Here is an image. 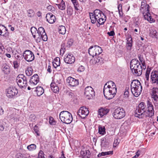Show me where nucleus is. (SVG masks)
<instances>
[{
	"instance_id": "56",
	"label": "nucleus",
	"mask_w": 158,
	"mask_h": 158,
	"mask_svg": "<svg viewBox=\"0 0 158 158\" xmlns=\"http://www.w3.org/2000/svg\"><path fill=\"white\" fill-rule=\"evenodd\" d=\"M132 46V43H129L127 44V47L128 49L130 50Z\"/></svg>"
},
{
	"instance_id": "19",
	"label": "nucleus",
	"mask_w": 158,
	"mask_h": 158,
	"mask_svg": "<svg viewBox=\"0 0 158 158\" xmlns=\"http://www.w3.org/2000/svg\"><path fill=\"white\" fill-rule=\"evenodd\" d=\"M104 88H108L113 90L114 89L115 90L117 91V88L115 84L111 81L107 82L105 84Z\"/></svg>"
},
{
	"instance_id": "61",
	"label": "nucleus",
	"mask_w": 158,
	"mask_h": 158,
	"mask_svg": "<svg viewBox=\"0 0 158 158\" xmlns=\"http://www.w3.org/2000/svg\"><path fill=\"white\" fill-rule=\"evenodd\" d=\"M65 51V50H63V48H61L60 51V54L63 55L64 54Z\"/></svg>"
},
{
	"instance_id": "18",
	"label": "nucleus",
	"mask_w": 158,
	"mask_h": 158,
	"mask_svg": "<svg viewBox=\"0 0 158 158\" xmlns=\"http://www.w3.org/2000/svg\"><path fill=\"white\" fill-rule=\"evenodd\" d=\"M9 33L6 27L3 25L0 24V35L5 37H8Z\"/></svg>"
},
{
	"instance_id": "26",
	"label": "nucleus",
	"mask_w": 158,
	"mask_h": 158,
	"mask_svg": "<svg viewBox=\"0 0 158 158\" xmlns=\"http://www.w3.org/2000/svg\"><path fill=\"white\" fill-rule=\"evenodd\" d=\"M31 31L34 38H35L36 37L39 38V35L38 32V30L35 27H31Z\"/></svg>"
},
{
	"instance_id": "1",
	"label": "nucleus",
	"mask_w": 158,
	"mask_h": 158,
	"mask_svg": "<svg viewBox=\"0 0 158 158\" xmlns=\"http://www.w3.org/2000/svg\"><path fill=\"white\" fill-rule=\"evenodd\" d=\"M147 108L144 102H141L139 104L138 108L135 111V117L139 118L147 117H152L154 114L153 106L149 101H147Z\"/></svg>"
},
{
	"instance_id": "23",
	"label": "nucleus",
	"mask_w": 158,
	"mask_h": 158,
	"mask_svg": "<svg viewBox=\"0 0 158 158\" xmlns=\"http://www.w3.org/2000/svg\"><path fill=\"white\" fill-rule=\"evenodd\" d=\"M109 111V110L106 108H102L98 110V118H102L103 116L107 114Z\"/></svg>"
},
{
	"instance_id": "48",
	"label": "nucleus",
	"mask_w": 158,
	"mask_h": 158,
	"mask_svg": "<svg viewBox=\"0 0 158 158\" xmlns=\"http://www.w3.org/2000/svg\"><path fill=\"white\" fill-rule=\"evenodd\" d=\"M73 3V5L74 7L75 8V9L76 10H78L79 9H78V7L79 6V3H78V2L77 1V2Z\"/></svg>"
},
{
	"instance_id": "3",
	"label": "nucleus",
	"mask_w": 158,
	"mask_h": 158,
	"mask_svg": "<svg viewBox=\"0 0 158 158\" xmlns=\"http://www.w3.org/2000/svg\"><path fill=\"white\" fill-rule=\"evenodd\" d=\"M150 6L146 3L145 0H143L141 2V5L140 10L142 13L145 19L147 20L150 23L155 22V20L152 18L149 13Z\"/></svg>"
},
{
	"instance_id": "34",
	"label": "nucleus",
	"mask_w": 158,
	"mask_h": 158,
	"mask_svg": "<svg viewBox=\"0 0 158 158\" xmlns=\"http://www.w3.org/2000/svg\"><path fill=\"white\" fill-rule=\"evenodd\" d=\"M55 84L51 83L50 85L52 90L55 93H57L59 91V88L58 87L55 85Z\"/></svg>"
},
{
	"instance_id": "60",
	"label": "nucleus",
	"mask_w": 158,
	"mask_h": 158,
	"mask_svg": "<svg viewBox=\"0 0 158 158\" xmlns=\"http://www.w3.org/2000/svg\"><path fill=\"white\" fill-rule=\"evenodd\" d=\"M47 71L49 73H51L52 72V69H51V66L49 65H48V67Z\"/></svg>"
},
{
	"instance_id": "12",
	"label": "nucleus",
	"mask_w": 158,
	"mask_h": 158,
	"mask_svg": "<svg viewBox=\"0 0 158 158\" xmlns=\"http://www.w3.org/2000/svg\"><path fill=\"white\" fill-rule=\"evenodd\" d=\"M89 113V110L86 107L82 106L78 110L77 112V114L81 118H85L86 116Z\"/></svg>"
},
{
	"instance_id": "11",
	"label": "nucleus",
	"mask_w": 158,
	"mask_h": 158,
	"mask_svg": "<svg viewBox=\"0 0 158 158\" xmlns=\"http://www.w3.org/2000/svg\"><path fill=\"white\" fill-rule=\"evenodd\" d=\"M131 68L132 72L133 74L135 76H139L141 75L142 73V67L140 64H137V65Z\"/></svg>"
},
{
	"instance_id": "51",
	"label": "nucleus",
	"mask_w": 158,
	"mask_h": 158,
	"mask_svg": "<svg viewBox=\"0 0 158 158\" xmlns=\"http://www.w3.org/2000/svg\"><path fill=\"white\" fill-rule=\"evenodd\" d=\"M49 123L51 125H55L56 124V122L54 119H49Z\"/></svg>"
},
{
	"instance_id": "57",
	"label": "nucleus",
	"mask_w": 158,
	"mask_h": 158,
	"mask_svg": "<svg viewBox=\"0 0 158 158\" xmlns=\"http://www.w3.org/2000/svg\"><path fill=\"white\" fill-rule=\"evenodd\" d=\"M85 152V151L82 150L80 152L81 155L83 156V157H85L86 156Z\"/></svg>"
},
{
	"instance_id": "29",
	"label": "nucleus",
	"mask_w": 158,
	"mask_h": 158,
	"mask_svg": "<svg viewBox=\"0 0 158 158\" xmlns=\"http://www.w3.org/2000/svg\"><path fill=\"white\" fill-rule=\"evenodd\" d=\"M140 64L139 60L136 59H132L130 62V68L135 66L137 65V64Z\"/></svg>"
},
{
	"instance_id": "59",
	"label": "nucleus",
	"mask_w": 158,
	"mask_h": 158,
	"mask_svg": "<svg viewBox=\"0 0 158 158\" xmlns=\"http://www.w3.org/2000/svg\"><path fill=\"white\" fill-rule=\"evenodd\" d=\"M107 34L110 36H112L114 35V32L113 31H111L110 32H108Z\"/></svg>"
},
{
	"instance_id": "9",
	"label": "nucleus",
	"mask_w": 158,
	"mask_h": 158,
	"mask_svg": "<svg viewBox=\"0 0 158 158\" xmlns=\"http://www.w3.org/2000/svg\"><path fill=\"white\" fill-rule=\"evenodd\" d=\"M23 56L24 59L28 62L33 61L35 58L33 52L29 50H27L24 51L23 53Z\"/></svg>"
},
{
	"instance_id": "28",
	"label": "nucleus",
	"mask_w": 158,
	"mask_h": 158,
	"mask_svg": "<svg viewBox=\"0 0 158 158\" xmlns=\"http://www.w3.org/2000/svg\"><path fill=\"white\" fill-rule=\"evenodd\" d=\"M158 34L156 31L155 29L151 28L150 29L149 33V35L150 36L157 39Z\"/></svg>"
},
{
	"instance_id": "53",
	"label": "nucleus",
	"mask_w": 158,
	"mask_h": 158,
	"mask_svg": "<svg viewBox=\"0 0 158 158\" xmlns=\"http://www.w3.org/2000/svg\"><path fill=\"white\" fill-rule=\"evenodd\" d=\"M13 63L15 68H17L19 66V64L17 61H13Z\"/></svg>"
},
{
	"instance_id": "27",
	"label": "nucleus",
	"mask_w": 158,
	"mask_h": 158,
	"mask_svg": "<svg viewBox=\"0 0 158 158\" xmlns=\"http://www.w3.org/2000/svg\"><path fill=\"white\" fill-rule=\"evenodd\" d=\"M34 91L36 92L37 95L39 96L42 95L44 92V89L41 86L37 87Z\"/></svg>"
},
{
	"instance_id": "41",
	"label": "nucleus",
	"mask_w": 158,
	"mask_h": 158,
	"mask_svg": "<svg viewBox=\"0 0 158 158\" xmlns=\"http://www.w3.org/2000/svg\"><path fill=\"white\" fill-rule=\"evenodd\" d=\"M96 57L94 59L95 63H97L99 62L101 63L103 61V59L100 56H96Z\"/></svg>"
},
{
	"instance_id": "54",
	"label": "nucleus",
	"mask_w": 158,
	"mask_h": 158,
	"mask_svg": "<svg viewBox=\"0 0 158 158\" xmlns=\"http://www.w3.org/2000/svg\"><path fill=\"white\" fill-rule=\"evenodd\" d=\"M140 152V151L138 150L137 152H136V155L133 157V158H136L137 157H138L139 156Z\"/></svg>"
},
{
	"instance_id": "45",
	"label": "nucleus",
	"mask_w": 158,
	"mask_h": 158,
	"mask_svg": "<svg viewBox=\"0 0 158 158\" xmlns=\"http://www.w3.org/2000/svg\"><path fill=\"white\" fill-rule=\"evenodd\" d=\"M74 42V41L73 39H70L67 42V45L66 46L67 47L69 48L71 46Z\"/></svg>"
},
{
	"instance_id": "36",
	"label": "nucleus",
	"mask_w": 158,
	"mask_h": 158,
	"mask_svg": "<svg viewBox=\"0 0 158 158\" xmlns=\"http://www.w3.org/2000/svg\"><path fill=\"white\" fill-rule=\"evenodd\" d=\"M58 8L61 10H65V5L64 2L62 0L61 2L60 3L56 4Z\"/></svg>"
},
{
	"instance_id": "25",
	"label": "nucleus",
	"mask_w": 158,
	"mask_h": 158,
	"mask_svg": "<svg viewBox=\"0 0 158 158\" xmlns=\"http://www.w3.org/2000/svg\"><path fill=\"white\" fill-rule=\"evenodd\" d=\"M2 72L6 75L9 74L10 72V67L7 65L4 64L2 66Z\"/></svg>"
},
{
	"instance_id": "20",
	"label": "nucleus",
	"mask_w": 158,
	"mask_h": 158,
	"mask_svg": "<svg viewBox=\"0 0 158 158\" xmlns=\"http://www.w3.org/2000/svg\"><path fill=\"white\" fill-rule=\"evenodd\" d=\"M39 81V77L35 74L31 77L30 80V83L32 85H36Z\"/></svg>"
},
{
	"instance_id": "43",
	"label": "nucleus",
	"mask_w": 158,
	"mask_h": 158,
	"mask_svg": "<svg viewBox=\"0 0 158 158\" xmlns=\"http://www.w3.org/2000/svg\"><path fill=\"white\" fill-rule=\"evenodd\" d=\"M118 8L120 17H122L123 16V13L122 12V5L121 4H120L118 5Z\"/></svg>"
},
{
	"instance_id": "30",
	"label": "nucleus",
	"mask_w": 158,
	"mask_h": 158,
	"mask_svg": "<svg viewBox=\"0 0 158 158\" xmlns=\"http://www.w3.org/2000/svg\"><path fill=\"white\" fill-rule=\"evenodd\" d=\"M101 145L102 147H106L108 145V143L107 142V139L105 137H104L101 139Z\"/></svg>"
},
{
	"instance_id": "24",
	"label": "nucleus",
	"mask_w": 158,
	"mask_h": 158,
	"mask_svg": "<svg viewBox=\"0 0 158 158\" xmlns=\"http://www.w3.org/2000/svg\"><path fill=\"white\" fill-rule=\"evenodd\" d=\"M152 98L155 101H158V89L153 88L152 89Z\"/></svg>"
},
{
	"instance_id": "58",
	"label": "nucleus",
	"mask_w": 158,
	"mask_h": 158,
	"mask_svg": "<svg viewBox=\"0 0 158 158\" xmlns=\"http://www.w3.org/2000/svg\"><path fill=\"white\" fill-rule=\"evenodd\" d=\"M132 43V38L131 37H128L127 39V44L129 43Z\"/></svg>"
},
{
	"instance_id": "35",
	"label": "nucleus",
	"mask_w": 158,
	"mask_h": 158,
	"mask_svg": "<svg viewBox=\"0 0 158 158\" xmlns=\"http://www.w3.org/2000/svg\"><path fill=\"white\" fill-rule=\"evenodd\" d=\"M33 70L31 67H28L26 69L25 72L27 76H31Z\"/></svg>"
},
{
	"instance_id": "40",
	"label": "nucleus",
	"mask_w": 158,
	"mask_h": 158,
	"mask_svg": "<svg viewBox=\"0 0 158 158\" xmlns=\"http://www.w3.org/2000/svg\"><path fill=\"white\" fill-rule=\"evenodd\" d=\"M36 146L34 144H31L27 146V149L30 151H32L36 149Z\"/></svg>"
},
{
	"instance_id": "32",
	"label": "nucleus",
	"mask_w": 158,
	"mask_h": 158,
	"mask_svg": "<svg viewBox=\"0 0 158 158\" xmlns=\"http://www.w3.org/2000/svg\"><path fill=\"white\" fill-rule=\"evenodd\" d=\"M52 63L54 68L56 69V70L57 71H59L61 69L63 70L64 69V68L63 67L61 66L60 67V64H57V63L56 62H52Z\"/></svg>"
},
{
	"instance_id": "4",
	"label": "nucleus",
	"mask_w": 158,
	"mask_h": 158,
	"mask_svg": "<svg viewBox=\"0 0 158 158\" xmlns=\"http://www.w3.org/2000/svg\"><path fill=\"white\" fill-rule=\"evenodd\" d=\"M131 90L132 94L136 97H138L141 94L142 87L140 82L137 80L132 81L131 83Z\"/></svg>"
},
{
	"instance_id": "14",
	"label": "nucleus",
	"mask_w": 158,
	"mask_h": 158,
	"mask_svg": "<svg viewBox=\"0 0 158 158\" xmlns=\"http://www.w3.org/2000/svg\"><path fill=\"white\" fill-rule=\"evenodd\" d=\"M64 61L67 64H71L75 61V57L72 54H66L64 56Z\"/></svg>"
},
{
	"instance_id": "62",
	"label": "nucleus",
	"mask_w": 158,
	"mask_h": 158,
	"mask_svg": "<svg viewBox=\"0 0 158 158\" xmlns=\"http://www.w3.org/2000/svg\"><path fill=\"white\" fill-rule=\"evenodd\" d=\"M85 152H86V154L87 155V156H89L90 155L91 153L90 152L89 150H85Z\"/></svg>"
},
{
	"instance_id": "55",
	"label": "nucleus",
	"mask_w": 158,
	"mask_h": 158,
	"mask_svg": "<svg viewBox=\"0 0 158 158\" xmlns=\"http://www.w3.org/2000/svg\"><path fill=\"white\" fill-rule=\"evenodd\" d=\"M126 90L124 94V98H127L129 96V91L127 90H126Z\"/></svg>"
},
{
	"instance_id": "46",
	"label": "nucleus",
	"mask_w": 158,
	"mask_h": 158,
	"mask_svg": "<svg viewBox=\"0 0 158 158\" xmlns=\"http://www.w3.org/2000/svg\"><path fill=\"white\" fill-rule=\"evenodd\" d=\"M85 70V68L84 66L82 65H80L77 69V71L81 72H83Z\"/></svg>"
},
{
	"instance_id": "38",
	"label": "nucleus",
	"mask_w": 158,
	"mask_h": 158,
	"mask_svg": "<svg viewBox=\"0 0 158 158\" xmlns=\"http://www.w3.org/2000/svg\"><path fill=\"white\" fill-rule=\"evenodd\" d=\"M73 7L71 6H67V13L69 16L71 15L73 13Z\"/></svg>"
},
{
	"instance_id": "21",
	"label": "nucleus",
	"mask_w": 158,
	"mask_h": 158,
	"mask_svg": "<svg viewBox=\"0 0 158 158\" xmlns=\"http://www.w3.org/2000/svg\"><path fill=\"white\" fill-rule=\"evenodd\" d=\"M73 118L72 115L69 112L67 111H61L60 114V118Z\"/></svg>"
},
{
	"instance_id": "42",
	"label": "nucleus",
	"mask_w": 158,
	"mask_h": 158,
	"mask_svg": "<svg viewBox=\"0 0 158 158\" xmlns=\"http://www.w3.org/2000/svg\"><path fill=\"white\" fill-rule=\"evenodd\" d=\"M28 16L29 17H32L34 16L35 15V12L33 10L29 9L27 11Z\"/></svg>"
},
{
	"instance_id": "7",
	"label": "nucleus",
	"mask_w": 158,
	"mask_h": 158,
	"mask_svg": "<svg viewBox=\"0 0 158 158\" xmlns=\"http://www.w3.org/2000/svg\"><path fill=\"white\" fill-rule=\"evenodd\" d=\"M16 81L18 85L20 88H25L27 86L26 77L23 74L19 75L17 77Z\"/></svg>"
},
{
	"instance_id": "8",
	"label": "nucleus",
	"mask_w": 158,
	"mask_h": 158,
	"mask_svg": "<svg viewBox=\"0 0 158 158\" xmlns=\"http://www.w3.org/2000/svg\"><path fill=\"white\" fill-rule=\"evenodd\" d=\"M114 118H122L125 115V111L123 108L119 107L117 108L113 114Z\"/></svg>"
},
{
	"instance_id": "5",
	"label": "nucleus",
	"mask_w": 158,
	"mask_h": 158,
	"mask_svg": "<svg viewBox=\"0 0 158 158\" xmlns=\"http://www.w3.org/2000/svg\"><path fill=\"white\" fill-rule=\"evenodd\" d=\"M102 52V49L101 48L97 45L91 46L88 50L89 54L93 57L99 55Z\"/></svg>"
},
{
	"instance_id": "10",
	"label": "nucleus",
	"mask_w": 158,
	"mask_h": 158,
	"mask_svg": "<svg viewBox=\"0 0 158 158\" xmlns=\"http://www.w3.org/2000/svg\"><path fill=\"white\" fill-rule=\"evenodd\" d=\"M85 94L88 99L92 98L95 95L93 89L91 86H88L85 89Z\"/></svg>"
},
{
	"instance_id": "33",
	"label": "nucleus",
	"mask_w": 158,
	"mask_h": 158,
	"mask_svg": "<svg viewBox=\"0 0 158 158\" xmlns=\"http://www.w3.org/2000/svg\"><path fill=\"white\" fill-rule=\"evenodd\" d=\"M113 154V151H110L106 152H102L101 153H99L98 155V157H99L102 156H105L110 155H112Z\"/></svg>"
},
{
	"instance_id": "31",
	"label": "nucleus",
	"mask_w": 158,
	"mask_h": 158,
	"mask_svg": "<svg viewBox=\"0 0 158 158\" xmlns=\"http://www.w3.org/2000/svg\"><path fill=\"white\" fill-rule=\"evenodd\" d=\"M98 133L102 135L106 134V129L104 126L99 125L98 126Z\"/></svg>"
},
{
	"instance_id": "64",
	"label": "nucleus",
	"mask_w": 158,
	"mask_h": 158,
	"mask_svg": "<svg viewBox=\"0 0 158 158\" xmlns=\"http://www.w3.org/2000/svg\"><path fill=\"white\" fill-rule=\"evenodd\" d=\"M61 48H63V50H65V45L64 43H62L61 45Z\"/></svg>"
},
{
	"instance_id": "2",
	"label": "nucleus",
	"mask_w": 158,
	"mask_h": 158,
	"mask_svg": "<svg viewBox=\"0 0 158 158\" xmlns=\"http://www.w3.org/2000/svg\"><path fill=\"white\" fill-rule=\"evenodd\" d=\"M89 16L91 22L93 24H94L97 22L100 25L103 24L106 21L105 19V16L102 11L98 9L94 10L93 13H89Z\"/></svg>"
},
{
	"instance_id": "37",
	"label": "nucleus",
	"mask_w": 158,
	"mask_h": 158,
	"mask_svg": "<svg viewBox=\"0 0 158 158\" xmlns=\"http://www.w3.org/2000/svg\"><path fill=\"white\" fill-rule=\"evenodd\" d=\"M58 30L60 34L64 35L65 33L66 29L64 26H60L58 28Z\"/></svg>"
},
{
	"instance_id": "13",
	"label": "nucleus",
	"mask_w": 158,
	"mask_h": 158,
	"mask_svg": "<svg viewBox=\"0 0 158 158\" xmlns=\"http://www.w3.org/2000/svg\"><path fill=\"white\" fill-rule=\"evenodd\" d=\"M6 96L9 98H11L17 94L18 90L15 87H10L6 89Z\"/></svg>"
},
{
	"instance_id": "15",
	"label": "nucleus",
	"mask_w": 158,
	"mask_h": 158,
	"mask_svg": "<svg viewBox=\"0 0 158 158\" xmlns=\"http://www.w3.org/2000/svg\"><path fill=\"white\" fill-rule=\"evenodd\" d=\"M151 82L153 84L158 85V72L156 71H152L151 73Z\"/></svg>"
},
{
	"instance_id": "22",
	"label": "nucleus",
	"mask_w": 158,
	"mask_h": 158,
	"mask_svg": "<svg viewBox=\"0 0 158 158\" xmlns=\"http://www.w3.org/2000/svg\"><path fill=\"white\" fill-rule=\"evenodd\" d=\"M46 18L47 21L51 24L54 23L56 19L55 15L51 13H48L46 14Z\"/></svg>"
},
{
	"instance_id": "50",
	"label": "nucleus",
	"mask_w": 158,
	"mask_h": 158,
	"mask_svg": "<svg viewBox=\"0 0 158 158\" xmlns=\"http://www.w3.org/2000/svg\"><path fill=\"white\" fill-rule=\"evenodd\" d=\"M53 62H56L57 63V64H60V58L59 57H57L55 58L54 61Z\"/></svg>"
},
{
	"instance_id": "17",
	"label": "nucleus",
	"mask_w": 158,
	"mask_h": 158,
	"mask_svg": "<svg viewBox=\"0 0 158 158\" xmlns=\"http://www.w3.org/2000/svg\"><path fill=\"white\" fill-rule=\"evenodd\" d=\"M66 81L70 86L74 87L78 85L79 84L78 80L71 77H69L66 80Z\"/></svg>"
},
{
	"instance_id": "47",
	"label": "nucleus",
	"mask_w": 158,
	"mask_h": 158,
	"mask_svg": "<svg viewBox=\"0 0 158 158\" xmlns=\"http://www.w3.org/2000/svg\"><path fill=\"white\" fill-rule=\"evenodd\" d=\"M16 158H25L26 156L23 154L19 152L16 154Z\"/></svg>"
},
{
	"instance_id": "52",
	"label": "nucleus",
	"mask_w": 158,
	"mask_h": 158,
	"mask_svg": "<svg viewBox=\"0 0 158 158\" xmlns=\"http://www.w3.org/2000/svg\"><path fill=\"white\" fill-rule=\"evenodd\" d=\"M2 123L0 124V131H3L4 130V124L5 123V122L3 123V121H2Z\"/></svg>"
},
{
	"instance_id": "44",
	"label": "nucleus",
	"mask_w": 158,
	"mask_h": 158,
	"mask_svg": "<svg viewBox=\"0 0 158 158\" xmlns=\"http://www.w3.org/2000/svg\"><path fill=\"white\" fill-rule=\"evenodd\" d=\"M60 119L61 121L64 123L68 124L71 123L73 119Z\"/></svg>"
},
{
	"instance_id": "16",
	"label": "nucleus",
	"mask_w": 158,
	"mask_h": 158,
	"mask_svg": "<svg viewBox=\"0 0 158 158\" xmlns=\"http://www.w3.org/2000/svg\"><path fill=\"white\" fill-rule=\"evenodd\" d=\"M38 32L39 35V38H42L44 41H46L48 40V37L45 30L42 27H40L38 28Z\"/></svg>"
},
{
	"instance_id": "39",
	"label": "nucleus",
	"mask_w": 158,
	"mask_h": 158,
	"mask_svg": "<svg viewBox=\"0 0 158 158\" xmlns=\"http://www.w3.org/2000/svg\"><path fill=\"white\" fill-rule=\"evenodd\" d=\"M151 69L150 68H147L145 74V80L148 81L149 80V75L150 73Z\"/></svg>"
},
{
	"instance_id": "49",
	"label": "nucleus",
	"mask_w": 158,
	"mask_h": 158,
	"mask_svg": "<svg viewBox=\"0 0 158 158\" xmlns=\"http://www.w3.org/2000/svg\"><path fill=\"white\" fill-rule=\"evenodd\" d=\"M38 158H45L43 152L41 150L40 151Z\"/></svg>"
},
{
	"instance_id": "6",
	"label": "nucleus",
	"mask_w": 158,
	"mask_h": 158,
	"mask_svg": "<svg viewBox=\"0 0 158 158\" xmlns=\"http://www.w3.org/2000/svg\"><path fill=\"white\" fill-rule=\"evenodd\" d=\"M117 91L114 89H111L108 88H104L103 93L105 98L107 99L110 100L113 98L116 94Z\"/></svg>"
},
{
	"instance_id": "63",
	"label": "nucleus",
	"mask_w": 158,
	"mask_h": 158,
	"mask_svg": "<svg viewBox=\"0 0 158 158\" xmlns=\"http://www.w3.org/2000/svg\"><path fill=\"white\" fill-rule=\"evenodd\" d=\"M119 142L118 141V139H115L114 142V144L117 145L118 144Z\"/></svg>"
}]
</instances>
